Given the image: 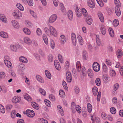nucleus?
<instances>
[{
  "instance_id": "a18cd8bd",
  "label": "nucleus",
  "mask_w": 123,
  "mask_h": 123,
  "mask_svg": "<svg viewBox=\"0 0 123 123\" xmlns=\"http://www.w3.org/2000/svg\"><path fill=\"white\" fill-rule=\"evenodd\" d=\"M99 36L98 35H96V41L98 45L99 46L100 45V40L99 38Z\"/></svg>"
},
{
  "instance_id": "8fccbe9b",
  "label": "nucleus",
  "mask_w": 123,
  "mask_h": 123,
  "mask_svg": "<svg viewBox=\"0 0 123 123\" xmlns=\"http://www.w3.org/2000/svg\"><path fill=\"white\" fill-rule=\"evenodd\" d=\"M110 111L113 114H115L116 111V109L114 107H112L110 108Z\"/></svg>"
},
{
  "instance_id": "6ab92c4d",
  "label": "nucleus",
  "mask_w": 123,
  "mask_h": 123,
  "mask_svg": "<svg viewBox=\"0 0 123 123\" xmlns=\"http://www.w3.org/2000/svg\"><path fill=\"white\" fill-rule=\"evenodd\" d=\"M98 15L101 22H103L104 21V17L102 13L100 12H98Z\"/></svg>"
},
{
  "instance_id": "5701e85b",
  "label": "nucleus",
  "mask_w": 123,
  "mask_h": 123,
  "mask_svg": "<svg viewBox=\"0 0 123 123\" xmlns=\"http://www.w3.org/2000/svg\"><path fill=\"white\" fill-rule=\"evenodd\" d=\"M76 67L78 71L79 72H80L81 70V67L80 62H77L76 64Z\"/></svg>"
},
{
  "instance_id": "2f4dec72",
  "label": "nucleus",
  "mask_w": 123,
  "mask_h": 123,
  "mask_svg": "<svg viewBox=\"0 0 123 123\" xmlns=\"http://www.w3.org/2000/svg\"><path fill=\"white\" fill-rule=\"evenodd\" d=\"M43 38L45 43L46 45L48 44V39L46 36L45 34H43Z\"/></svg>"
},
{
  "instance_id": "4468645a",
  "label": "nucleus",
  "mask_w": 123,
  "mask_h": 123,
  "mask_svg": "<svg viewBox=\"0 0 123 123\" xmlns=\"http://www.w3.org/2000/svg\"><path fill=\"white\" fill-rule=\"evenodd\" d=\"M4 62L6 66L9 68H12V65L9 61L5 60L4 61Z\"/></svg>"
},
{
  "instance_id": "72a5a7b5",
  "label": "nucleus",
  "mask_w": 123,
  "mask_h": 123,
  "mask_svg": "<svg viewBox=\"0 0 123 123\" xmlns=\"http://www.w3.org/2000/svg\"><path fill=\"white\" fill-rule=\"evenodd\" d=\"M109 34L110 36L112 37H113L114 36V32L113 30L111 28H110L109 29Z\"/></svg>"
},
{
  "instance_id": "c756f323",
  "label": "nucleus",
  "mask_w": 123,
  "mask_h": 123,
  "mask_svg": "<svg viewBox=\"0 0 123 123\" xmlns=\"http://www.w3.org/2000/svg\"><path fill=\"white\" fill-rule=\"evenodd\" d=\"M0 19L4 22L6 23L7 22L6 18L3 14H0Z\"/></svg>"
},
{
  "instance_id": "473e14b6",
  "label": "nucleus",
  "mask_w": 123,
  "mask_h": 123,
  "mask_svg": "<svg viewBox=\"0 0 123 123\" xmlns=\"http://www.w3.org/2000/svg\"><path fill=\"white\" fill-rule=\"evenodd\" d=\"M45 74L46 77L49 79L51 78V75L50 72L48 70H45Z\"/></svg>"
},
{
  "instance_id": "864d4df0",
  "label": "nucleus",
  "mask_w": 123,
  "mask_h": 123,
  "mask_svg": "<svg viewBox=\"0 0 123 123\" xmlns=\"http://www.w3.org/2000/svg\"><path fill=\"white\" fill-rule=\"evenodd\" d=\"M13 106L11 105H7L6 106V108L8 111H9L12 109V108Z\"/></svg>"
},
{
  "instance_id": "c9c22d12",
  "label": "nucleus",
  "mask_w": 123,
  "mask_h": 123,
  "mask_svg": "<svg viewBox=\"0 0 123 123\" xmlns=\"http://www.w3.org/2000/svg\"><path fill=\"white\" fill-rule=\"evenodd\" d=\"M95 83L96 85L98 86L100 85L101 81L99 78H98L96 79L95 80Z\"/></svg>"
},
{
  "instance_id": "f03ea898",
  "label": "nucleus",
  "mask_w": 123,
  "mask_h": 123,
  "mask_svg": "<svg viewBox=\"0 0 123 123\" xmlns=\"http://www.w3.org/2000/svg\"><path fill=\"white\" fill-rule=\"evenodd\" d=\"M93 68L95 72H97L99 71L100 66L99 64L97 62H94L92 65Z\"/></svg>"
},
{
  "instance_id": "a19ab883",
  "label": "nucleus",
  "mask_w": 123,
  "mask_h": 123,
  "mask_svg": "<svg viewBox=\"0 0 123 123\" xmlns=\"http://www.w3.org/2000/svg\"><path fill=\"white\" fill-rule=\"evenodd\" d=\"M119 24V22L117 19H115L113 21V25L114 27L117 26Z\"/></svg>"
},
{
  "instance_id": "dca6fc26",
  "label": "nucleus",
  "mask_w": 123,
  "mask_h": 123,
  "mask_svg": "<svg viewBox=\"0 0 123 123\" xmlns=\"http://www.w3.org/2000/svg\"><path fill=\"white\" fill-rule=\"evenodd\" d=\"M12 25L14 27L18 28L19 27V25L16 21L14 20H12Z\"/></svg>"
},
{
  "instance_id": "1a4fd4ad",
  "label": "nucleus",
  "mask_w": 123,
  "mask_h": 123,
  "mask_svg": "<svg viewBox=\"0 0 123 123\" xmlns=\"http://www.w3.org/2000/svg\"><path fill=\"white\" fill-rule=\"evenodd\" d=\"M12 102L14 103H18L20 101V99L17 96L14 97L12 98Z\"/></svg>"
},
{
  "instance_id": "0e129e2a",
  "label": "nucleus",
  "mask_w": 123,
  "mask_h": 123,
  "mask_svg": "<svg viewBox=\"0 0 123 123\" xmlns=\"http://www.w3.org/2000/svg\"><path fill=\"white\" fill-rule=\"evenodd\" d=\"M97 1L99 5V6L101 7H102L104 6L103 3V2L100 0H96Z\"/></svg>"
},
{
  "instance_id": "774afa93",
  "label": "nucleus",
  "mask_w": 123,
  "mask_h": 123,
  "mask_svg": "<svg viewBox=\"0 0 123 123\" xmlns=\"http://www.w3.org/2000/svg\"><path fill=\"white\" fill-rule=\"evenodd\" d=\"M36 32L37 35L40 36L42 34V31L41 29L39 28H38L37 29Z\"/></svg>"
},
{
  "instance_id": "c03bdc74",
  "label": "nucleus",
  "mask_w": 123,
  "mask_h": 123,
  "mask_svg": "<svg viewBox=\"0 0 123 123\" xmlns=\"http://www.w3.org/2000/svg\"><path fill=\"white\" fill-rule=\"evenodd\" d=\"M24 97L25 99L28 101H30L31 100V98L29 95L26 93L24 95Z\"/></svg>"
},
{
  "instance_id": "393cba45",
  "label": "nucleus",
  "mask_w": 123,
  "mask_h": 123,
  "mask_svg": "<svg viewBox=\"0 0 123 123\" xmlns=\"http://www.w3.org/2000/svg\"><path fill=\"white\" fill-rule=\"evenodd\" d=\"M75 12L77 17H80L81 15V11H80L77 7L76 9Z\"/></svg>"
},
{
  "instance_id": "69168bd1",
  "label": "nucleus",
  "mask_w": 123,
  "mask_h": 123,
  "mask_svg": "<svg viewBox=\"0 0 123 123\" xmlns=\"http://www.w3.org/2000/svg\"><path fill=\"white\" fill-rule=\"evenodd\" d=\"M62 85L64 89L65 90H67L68 88L66 82L64 81H63Z\"/></svg>"
},
{
  "instance_id": "e2e57ef3",
  "label": "nucleus",
  "mask_w": 123,
  "mask_h": 123,
  "mask_svg": "<svg viewBox=\"0 0 123 123\" xmlns=\"http://www.w3.org/2000/svg\"><path fill=\"white\" fill-rule=\"evenodd\" d=\"M103 71L105 72H106L107 71L108 69L106 65L104 64L103 65Z\"/></svg>"
},
{
  "instance_id": "680f3d73",
  "label": "nucleus",
  "mask_w": 123,
  "mask_h": 123,
  "mask_svg": "<svg viewBox=\"0 0 123 123\" xmlns=\"http://www.w3.org/2000/svg\"><path fill=\"white\" fill-rule=\"evenodd\" d=\"M34 55L36 59L37 60H40V56L37 53H35L34 54Z\"/></svg>"
},
{
  "instance_id": "f704fd0d",
  "label": "nucleus",
  "mask_w": 123,
  "mask_h": 123,
  "mask_svg": "<svg viewBox=\"0 0 123 123\" xmlns=\"http://www.w3.org/2000/svg\"><path fill=\"white\" fill-rule=\"evenodd\" d=\"M23 31L24 33L27 35H29L30 34L31 32L30 30L27 28H24Z\"/></svg>"
},
{
  "instance_id": "39448f33",
  "label": "nucleus",
  "mask_w": 123,
  "mask_h": 123,
  "mask_svg": "<svg viewBox=\"0 0 123 123\" xmlns=\"http://www.w3.org/2000/svg\"><path fill=\"white\" fill-rule=\"evenodd\" d=\"M66 79L67 81L70 83L72 80V77L71 73L70 72H67L66 74Z\"/></svg>"
},
{
  "instance_id": "6e6552de",
  "label": "nucleus",
  "mask_w": 123,
  "mask_h": 123,
  "mask_svg": "<svg viewBox=\"0 0 123 123\" xmlns=\"http://www.w3.org/2000/svg\"><path fill=\"white\" fill-rule=\"evenodd\" d=\"M88 4L89 7L92 8H93L95 7V4L93 0H88Z\"/></svg>"
},
{
  "instance_id": "4d7b16f0",
  "label": "nucleus",
  "mask_w": 123,
  "mask_h": 123,
  "mask_svg": "<svg viewBox=\"0 0 123 123\" xmlns=\"http://www.w3.org/2000/svg\"><path fill=\"white\" fill-rule=\"evenodd\" d=\"M110 74L111 76L112 77L115 76L116 75L115 71L113 70H110Z\"/></svg>"
},
{
  "instance_id": "79ce46f5",
  "label": "nucleus",
  "mask_w": 123,
  "mask_h": 123,
  "mask_svg": "<svg viewBox=\"0 0 123 123\" xmlns=\"http://www.w3.org/2000/svg\"><path fill=\"white\" fill-rule=\"evenodd\" d=\"M53 56L51 54H49L48 57V61L49 62H52L53 61Z\"/></svg>"
},
{
  "instance_id": "6e6d98bb",
  "label": "nucleus",
  "mask_w": 123,
  "mask_h": 123,
  "mask_svg": "<svg viewBox=\"0 0 123 123\" xmlns=\"http://www.w3.org/2000/svg\"><path fill=\"white\" fill-rule=\"evenodd\" d=\"M114 3L117 5L116 6L119 7L121 6L119 0H114Z\"/></svg>"
},
{
  "instance_id": "f8f14e48",
  "label": "nucleus",
  "mask_w": 123,
  "mask_h": 123,
  "mask_svg": "<svg viewBox=\"0 0 123 123\" xmlns=\"http://www.w3.org/2000/svg\"><path fill=\"white\" fill-rule=\"evenodd\" d=\"M54 65L55 68L57 70H60V65L59 62L57 60H55L54 61Z\"/></svg>"
},
{
  "instance_id": "2eb2a0df",
  "label": "nucleus",
  "mask_w": 123,
  "mask_h": 123,
  "mask_svg": "<svg viewBox=\"0 0 123 123\" xmlns=\"http://www.w3.org/2000/svg\"><path fill=\"white\" fill-rule=\"evenodd\" d=\"M24 42L28 44H30L32 43L31 40L28 37H25L24 38Z\"/></svg>"
},
{
  "instance_id": "20e7f679",
  "label": "nucleus",
  "mask_w": 123,
  "mask_h": 123,
  "mask_svg": "<svg viewBox=\"0 0 123 123\" xmlns=\"http://www.w3.org/2000/svg\"><path fill=\"white\" fill-rule=\"evenodd\" d=\"M57 16L55 14L52 15L49 18V22L50 23H53L56 19Z\"/></svg>"
},
{
  "instance_id": "b1692460",
  "label": "nucleus",
  "mask_w": 123,
  "mask_h": 123,
  "mask_svg": "<svg viewBox=\"0 0 123 123\" xmlns=\"http://www.w3.org/2000/svg\"><path fill=\"white\" fill-rule=\"evenodd\" d=\"M68 15L69 19L70 20H72L73 18V13L71 10H69L68 11Z\"/></svg>"
},
{
  "instance_id": "052dcab7",
  "label": "nucleus",
  "mask_w": 123,
  "mask_h": 123,
  "mask_svg": "<svg viewBox=\"0 0 123 123\" xmlns=\"http://www.w3.org/2000/svg\"><path fill=\"white\" fill-rule=\"evenodd\" d=\"M119 86V84L117 83L115 84L113 86V89L115 90H117Z\"/></svg>"
},
{
  "instance_id": "f257e3e1",
  "label": "nucleus",
  "mask_w": 123,
  "mask_h": 123,
  "mask_svg": "<svg viewBox=\"0 0 123 123\" xmlns=\"http://www.w3.org/2000/svg\"><path fill=\"white\" fill-rule=\"evenodd\" d=\"M13 16L16 19H19L22 16L21 12L18 10H14L12 13Z\"/></svg>"
},
{
  "instance_id": "5fc2aeb1",
  "label": "nucleus",
  "mask_w": 123,
  "mask_h": 123,
  "mask_svg": "<svg viewBox=\"0 0 123 123\" xmlns=\"http://www.w3.org/2000/svg\"><path fill=\"white\" fill-rule=\"evenodd\" d=\"M58 57V60L61 63H63V59L62 55L60 54H59Z\"/></svg>"
},
{
  "instance_id": "49530a36",
  "label": "nucleus",
  "mask_w": 123,
  "mask_h": 123,
  "mask_svg": "<svg viewBox=\"0 0 123 123\" xmlns=\"http://www.w3.org/2000/svg\"><path fill=\"white\" fill-rule=\"evenodd\" d=\"M59 94L60 96L62 97H63L65 96V93L64 91L62 90H59Z\"/></svg>"
},
{
  "instance_id": "4c0bfd02",
  "label": "nucleus",
  "mask_w": 123,
  "mask_h": 123,
  "mask_svg": "<svg viewBox=\"0 0 123 123\" xmlns=\"http://www.w3.org/2000/svg\"><path fill=\"white\" fill-rule=\"evenodd\" d=\"M81 11L82 14L84 17H86L87 16V11L85 8H82V9Z\"/></svg>"
},
{
  "instance_id": "3c124183",
  "label": "nucleus",
  "mask_w": 123,
  "mask_h": 123,
  "mask_svg": "<svg viewBox=\"0 0 123 123\" xmlns=\"http://www.w3.org/2000/svg\"><path fill=\"white\" fill-rule=\"evenodd\" d=\"M31 105L33 108L36 109H37L38 108L37 104L35 102H32L31 103Z\"/></svg>"
},
{
  "instance_id": "13d9d810",
  "label": "nucleus",
  "mask_w": 123,
  "mask_h": 123,
  "mask_svg": "<svg viewBox=\"0 0 123 123\" xmlns=\"http://www.w3.org/2000/svg\"><path fill=\"white\" fill-rule=\"evenodd\" d=\"M39 91L42 95H45L46 92L42 88H39Z\"/></svg>"
},
{
  "instance_id": "ddd939ff",
  "label": "nucleus",
  "mask_w": 123,
  "mask_h": 123,
  "mask_svg": "<svg viewBox=\"0 0 123 123\" xmlns=\"http://www.w3.org/2000/svg\"><path fill=\"white\" fill-rule=\"evenodd\" d=\"M60 41L61 43L64 44L66 42V38L64 35H62L60 37Z\"/></svg>"
},
{
  "instance_id": "de8ad7c7",
  "label": "nucleus",
  "mask_w": 123,
  "mask_h": 123,
  "mask_svg": "<svg viewBox=\"0 0 123 123\" xmlns=\"http://www.w3.org/2000/svg\"><path fill=\"white\" fill-rule=\"evenodd\" d=\"M45 104L48 107H50L51 105V103L50 102L49 100L46 99L44 100Z\"/></svg>"
},
{
  "instance_id": "ea45409f",
  "label": "nucleus",
  "mask_w": 123,
  "mask_h": 123,
  "mask_svg": "<svg viewBox=\"0 0 123 123\" xmlns=\"http://www.w3.org/2000/svg\"><path fill=\"white\" fill-rule=\"evenodd\" d=\"M75 109L77 112L79 113H80L81 111V107L79 105H77L75 106Z\"/></svg>"
},
{
  "instance_id": "bf43d9fd",
  "label": "nucleus",
  "mask_w": 123,
  "mask_h": 123,
  "mask_svg": "<svg viewBox=\"0 0 123 123\" xmlns=\"http://www.w3.org/2000/svg\"><path fill=\"white\" fill-rule=\"evenodd\" d=\"M27 3L29 5L32 6L33 4V2L32 0H26Z\"/></svg>"
},
{
  "instance_id": "f3484780",
  "label": "nucleus",
  "mask_w": 123,
  "mask_h": 123,
  "mask_svg": "<svg viewBox=\"0 0 123 123\" xmlns=\"http://www.w3.org/2000/svg\"><path fill=\"white\" fill-rule=\"evenodd\" d=\"M119 7H115V11L116 15L118 16H120L121 14V11Z\"/></svg>"
},
{
  "instance_id": "4be33fe9",
  "label": "nucleus",
  "mask_w": 123,
  "mask_h": 123,
  "mask_svg": "<svg viewBox=\"0 0 123 123\" xmlns=\"http://www.w3.org/2000/svg\"><path fill=\"white\" fill-rule=\"evenodd\" d=\"M123 55L122 51L120 49H118L117 52V55L118 58L121 57Z\"/></svg>"
},
{
  "instance_id": "423d86ee",
  "label": "nucleus",
  "mask_w": 123,
  "mask_h": 123,
  "mask_svg": "<svg viewBox=\"0 0 123 123\" xmlns=\"http://www.w3.org/2000/svg\"><path fill=\"white\" fill-rule=\"evenodd\" d=\"M71 38L73 45L75 46H76V35L74 33H72Z\"/></svg>"
},
{
  "instance_id": "7c9ffc66",
  "label": "nucleus",
  "mask_w": 123,
  "mask_h": 123,
  "mask_svg": "<svg viewBox=\"0 0 123 123\" xmlns=\"http://www.w3.org/2000/svg\"><path fill=\"white\" fill-rule=\"evenodd\" d=\"M16 6L17 8L20 10L21 11H23L24 10V8L22 5L19 3H17L16 5Z\"/></svg>"
},
{
  "instance_id": "58836bf2",
  "label": "nucleus",
  "mask_w": 123,
  "mask_h": 123,
  "mask_svg": "<svg viewBox=\"0 0 123 123\" xmlns=\"http://www.w3.org/2000/svg\"><path fill=\"white\" fill-rule=\"evenodd\" d=\"M83 58L84 60H86L87 58V52L85 51H84L82 53Z\"/></svg>"
},
{
  "instance_id": "a211bd4d",
  "label": "nucleus",
  "mask_w": 123,
  "mask_h": 123,
  "mask_svg": "<svg viewBox=\"0 0 123 123\" xmlns=\"http://www.w3.org/2000/svg\"><path fill=\"white\" fill-rule=\"evenodd\" d=\"M77 36L80 44L81 45H83V41L81 36L79 34H77Z\"/></svg>"
},
{
  "instance_id": "0eeeda50",
  "label": "nucleus",
  "mask_w": 123,
  "mask_h": 123,
  "mask_svg": "<svg viewBox=\"0 0 123 123\" xmlns=\"http://www.w3.org/2000/svg\"><path fill=\"white\" fill-rule=\"evenodd\" d=\"M50 31L51 33V34H53L55 35H57V32L55 29L51 26H50L49 27Z\"/></svg>"
},
{
  "instance_id": "bb28decb",
  "label": "nucleus",
  "mask_w": 123,
  "mask_h": 123,
  "mask_svg": "<svg viewBox=\"0 0 123 123\" xmlns=\"http://www.w3.org/2000/svg\"><path fill=\"white\" fill-rule=\"evenodd\" d=\"M87 73L89 77L91 78H92L94 75L92 70L89 69L88 70Z\"/></svg>"
},
{
  "instance_id": "7ed1b4c3",
  "label": "nucleus",
  "mask_w": 123,
  "mask_h": 123,
  "mask_svg": "<svg viewBox=\"0 0 123 123\" xmlns=\"http://www.w3.org/2000/svg\"><path fill=\"white\" fill-rule=\"evenodd\" d=\"M26 113L27 116L29 117H32L35 116L34 112L32 110H27L26 111Z\"/></svg>"
},
{
  "instance_id": "09e8293b",
  "label": "nucleus",
  "mask_w": 123,
  "mask_h": 123,
  "mask_svg": "<svg viewBox=\"0 0 123 123\" xmlns=\"http://www.w3.org/2000/svg\"><path fill=\"white\" fill-rule=\"evenodd\" d=\"M11 49L13 51L16 52L17 51V48L16 46L13 45H11L10 46Z\"/></svg>"
},
{
  "instance_id": "37998d69",
  "label": "nucleus",
  "mask_w": 123,
  "mask_h": 123,
  "mask_svg": "<svg viewBox=\"0 0 123 123\" xmlns=\"http://www.w3.org/2000/svg\"><path fill=\"white\" fill-rule=\"evenodd\" d=\"M44 31L48 36H51V33L50 31V30H49L47 27H46L44 28Z\"/></svg>"
},
{
  "instance_id": "c85d7f7f",
  "label": "nucleus",
  "mask_w": 123,
  "mask_h": 123,
  "mask_svg": "<svg viewBox=\"0 0 123 123\" xmlns=\"http://www.w3.org/2000/svg\"><path fill=\"white\" fill-rule=\"evenodd\" d=\"M92 91L94 95L95 96H96L97 94L98 91V88L96 87H93Z\"/></svg>"
},
{
  "instance_id": "338daca9",
  "label": "nucleus",
  "mask_w": 123,
  "mask_h": 123,
  "mask_svg": "<svg viewBox=\"0 0 123 123\" xmlns=\"http://www.w3.org/2000/svg\"><path fill=\"white\" fill-rule=\"evenodd\" d=\"M49 98L50 100L52 101H54L55 100V97L52 94L49 95Z\"/></svg>"
},
{
  "instance_id": "a878e982",
  "label": "nucleus",
  "mask_w": 123,
  "mask_h": 123,
  "mask_svg": "<svg viewBox=\"0 0 123 123\" xmlns=\"http://www.w3.org/2000/svg\"><path fill=\"white\" fill-rule=\"evenodd\" d=\"M92 21V20L91 16H88L86 18V22L89 25H91Z\"/></svg>"
},
{
  "instance_id": "9b49d317",
  "label": "nucleus",
  "mask_w": 123,
  "mask_h": 123,
  "mask_svg": "<svg viewBox=\"0 0 123 123\" xmlns=\"http://www.w3.org/2000/svg\"><path fill=\"white\" fill-rule=\"evenodd\" d=\"M100 29L101 33L103 35H105L106 32L105 26L103 25H100Z\"/></svg>"
},
{
  "instance_id": "e433bc0d",
  "label": "nucleus",
  "mask_w": 123,
  "mask_h": 123,
  "mask_svg": "<svg viewBox=\"0 0 123 123\" xmlns=\"http://www.w3.org/2000/svg\"><path fill=\"white\" fill-rule=\"evenodd\" d=\"M87 107L88 112L89 113L91 112L92 109V107L91 105L89 103H88Z\"/></svg>"
},
{
  "instance_id": "603ef678",
  "label": "nucleus",
  "mask_w": 123,
  "mask_h": 123,
  "mask_svg": "<svg viewBox=\"0 0 123 123\" xmlns=\"http://www.w3.org/2000/svg\"><path fill=\"white\" fill-rule=\"evenodd\" d=\"M16 113V111L15 110H13L12 111L11 113V116L12 118H15Z\"/></svg>"
},
{
  "instance_id": "aec40b11",
  "label": "nucleus",
  "mask_w": 123,
  "mask_h": 123,
  "mask_svg": "<svg viewBox=\"0 0 123 123\" xmlns=\"http://www.w3.org/2000/svg\"><path fill=\"white\" fill-rule=\"evenodd\" d=\"M19 61L21 62L24 63H27L28 62L27 59L24 56H21L19 58Z\"/></svg>"
},
{
  "instance_id": "412c9836",
  "label": "nucleus",
  "mask_w": 123,
  "mask_h": 123,
  "mask_svg": "<svg viewBox=\"0 0 123 123\" xmlns=\"http://www.w3.org/2000/svg\"><path fill=\"white\" fill-rule=\"evenodd\" d=\"M0 36L2 37L6 38L8 37V35L6 32L3 31L0 32Z\"/></svg>"
},
{
  "instance_id": "9d476101",
  "label": "nucleus",
  "mask_w": 123,
  "mask_h": 123,
  "mask_svg": "<svg viewBox=\"0 0 123 123\" xmlns=\"http://www.w3.org/2000/svg\"><path fill=\"white\" fill-rule=\"evenodd\" d=\"M57 109L60 114L62 116H63L64 113L62 107L60 105H58L57 106Z\"/></svg>"
},
{
  "instance_id": "cd10ccee",
  "label": "nucleus",
  "mask_w": 123,
  "mask_h": 123,
  "mask_svg": "<svg viewBox=\"0 0 123 123\" xmlns=\"http://www.w3.org/2000/svg\"><path fill=\"white\" fill-rule=\"evenodd\" d=\"M36 79L37 80L41 83H43L44 82V80L40 76L37 75L36 76Z\"/></svg>"
}]
</instances>
